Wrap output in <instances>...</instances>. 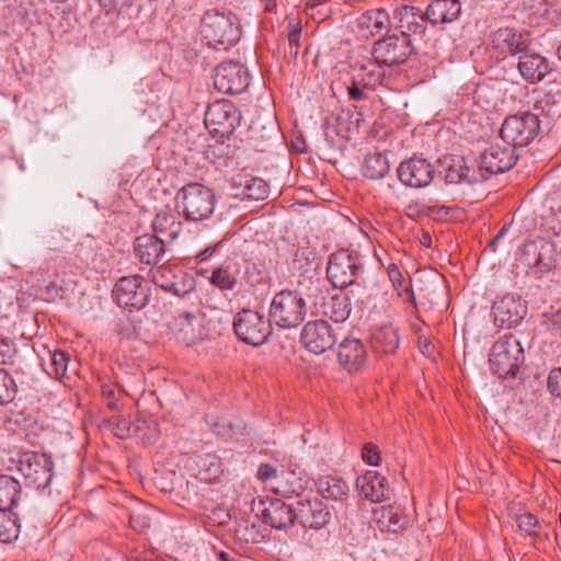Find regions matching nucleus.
I'll return each instance as SVG.
<instances>
[{"mask_svg":"<svg viewBox=\"0 0 561 561\" xmlns=\"http://www.w3.org/2000/svg\"><path fill=\"white\" fill-rule=\"evenodd\" d=\"M213 85L226 94L241 93L249 85L248 71L239 62H221L215 69Z\"/></svg>","mask_w":561,"mask_h":561,"instance_id":"12","label":"nucleus"},{"mask_svg":"<svg viewBox=\"0 0 561 561\" xmlns=\"http://www.w3.org/2000/svg\"><path fill=\"white\" fill-rule=\"evenodd\" d=\"M197 328L194 323V318L187 316L179 321V330L176 333V339L180 342L185 343L187 346L195 345L199 341L203 340L202 331L199 329V324Z\"/></svg>","mask_w":561,"mask_h":561,"instance_id":"41","label":"nucleus"},{"mask_svg":"<svg viewBox=\"0 0 561 561\" xmlns=\"http://www.w3.org/2000/svg\"><path fill=\"white\" fill-rule=\"evenodd\" d=\"M356 489L365 500L379 503L387 499L388 483L386 478L377 471L367 470L356 479Z\"/></svg>","mask_w":561,"mask_h":561,"instance_id":"21","label":"nucleus"},{"mask_svg":"<svg viewBox=\"0 0 561 561\" xmlns=\"http://www.w3.org/2000/svg\"><path fill=\"white\" fill-rule=\"evenodd\" d=\"M417 345L420 351L427 356L432 355L435 348L427 336H419Z\"/></svg>","mask_w":561,"mask_h":561,"instance_id":"58","label":"nucleus"},{"mask_svg":"<svg viewBox=\"0 0 561 561\" xmlns=\"http://www.w3.org/2000/svg\"><path fill=\"white\" fill-rule=\"evenodd\" d=\"M264 3V9L266 12L273 11L276 7V0H261Z\"/></svg>","mask_w":561,"mask_h":561,"instance_id":"63","label":"nucleus"},{"mask_svg":"<svg viewBox=\"0 0 561 561\" xmlns=\"http://www.w3.org/2000/svg\"><path fill=\"white\" fill-rule=\"evenodd\" d=\"M50 363L54 367L53 373L56 375V377L62 376L67 370L68 355L61 351H54L50 354Z\"/></svg>","mask_w":561,"mask_h":561,"instance_id":"49","label":"nucleus"},{"mask_svg":"<svg viewBox=\"0 0 561 561\" xmlns=\"http://www.w3.org/2000/svg\"><path fill=\"white\" fill-rule=\"evenodd\" d=\"M519 260L534 274H545L554 266L552 245L533 240L527 241L520 249Z\"/></svg>","mask_w":561,"mask_h":561,"instance_id":"17","label":"nucleus"},{"mask_svg":"<svg viewBox=\"0 0 561 561\" xmlns=\"http://www.w3.org/2000/svg\"><path fill=\"white\" fill-rule=\"evenodd\" d=\"M21 494L20 482L13 477L0 476V510H10Z\"/></svg>","mask_w":561,"mask_h":561,"instance_id":"37","label":"nucleus"},{"mask_svg":"<svg viewBox=\"0 0 561 561\" xmlns=\"http://www.w3.org/2000/svg\"><path fill=\"white\" fill-rule=\"evenodd\" d=\"M20 525L10 510H0V542H12L19 537Z\"/></svg>","mask_w":561,"mask_h":561,"instance_id":"39","label":"nucleus"},{"mask_svg":"<svg viewBox=\"0 0 561 561\" xmlns=\"http://www.w3.org/2000/svg\"><path fill=\"white\" fill-rule=\"evenodd\" d=\"M399 333L390 324L375 329L371 334V347L377 354H394L399 347Z\"/></svg>","mask_w":561,"mask_h":561,"instance_id":"32","label":"nucleus"},{"mask_svg":"<svg viewBox=\"0 0 561 561\" xmlns=\"http://www.w3.org/2000/svg\"><path fill=\"white\" fill-rule=\"evenodd\" d=\"M297 516L304 527L319 529L328 524L330 513L319 500L298 502Z\"/></svg>","mask_w":561,"mask_h":561,"instance_id":"26","label":"nucleus"},{"mask_svg":"<svg viewBox=\"0 0 561 561\" xmlns=\"http://www.w3.org/2000/svg\"><path fill=\"white\" fill-rule=\"evenodd\" d=\"M386 272L398 297L404 302L414 301L411 277L409 275L404 277L396 263H390L386 267Z\"/></svg>","mask_w":561,"mask_h":561,"instance_id":"34","label":"nucleus"},{"mask_svg":"<svg viewBox=\"0 0 561 561\" xmlns=\"http://www.w3.org/2000/svg\"><path fill=\"white\" fill-rule=\"evenodd\" d=\"M530 45L531 37L528 32L501 27L491 34L489 50L497 61H503L507 57L519 58L529 50Z\"/></svg>","mask_w":561,"mask_h":561,"instance_id":"7","label":"nucleus"},{"mask_svg":"<svg viewBox=\"0 0 561 561\" xmlns=\"http://www.w3.org/2000/svg\"><path fill=\"white\" fill-rule=\"evenodd\" d=\"M54 462L45 453H27L20 460V470L24 478L36 489H46L54 477Z\"/></svg>","mask_w":561,"mask_h":561,"instance_id":"10","label":"nucleus"},{"mask_svg":"<svg viewBox=\"0 0 561 561\" xmlns=\"http://www.w3.org/2000/svg\"><path fill=\"white\" fill-rule=\"evenodd\" d=\"M263 508L256 514L262 520L270 525L272 528L284 530L293 526L297 516V511H294L291 505L286 504L279 499L262 503Z\"/></svg>","mask_w":561,"mask_h":561,"instance_id":"18","label":"nucleus"},{"mask_svg":"<svg viewBox=\"0 0 561 561\" xmlns=\"http://www.w3.org/2000/svg\"><path fill=\"white\" fill-rule=\"evenodd\" d=\"M461 13L459 0H433L425 11V16L433 25L451 23Z\"/></svg>","mask_w":561,"mask_h":561,"instance_id":"27","label":"nucleus"},{"mask_svg":"<svg viewBox=\"0 0 561 561\" xmlns=\"http://www.w3.org/2000/svg\"><path fill=\"white\" fill-rule=\"evenodd\" d=\"M445 178L450 183H477L485 180L488 176L482 173L481 167L476 169L469 165L463 157L456 156L450 159Z\"/></svg>","mask_w":561,"mask_h":561,"instance_id":"29","label":"nucleus"},{"mask_svg":"<svg viewBox=\"0 0 561 561\" xmlns=\"http://www.w3.org/2000/svg\"><path fill=\"white\" fill-rule=\"evenodd\" d=\"M394 20L397 21V28L401 31L400 35L410 38L411 34L423 36L426 30V22L428 20L421 10L414 7H401L394 11Z\"/></svg>","mask_w":561,"mask_h":561,"instance_id":"23","label":"nucleus"},{"mask_svg":"<svg viewBox=\"0 0 561 561\" xmlns=\"http://www.w3.org/2000/svg\"><path fill=\"white\" fill-rule=\"evenodd\" d=\"M398 179L408 187L422 188L431 184L435 175L434 165L423 158H410L397 169Z\"/></svg>","mask_w":561,"mask_h":561,"instance_id":"16","label":"nucleus"},{"mask_svg":"<svg viewBox=\"0 0 561 561\" xmlns=\"http://www.w3.org/2000/svg\"><path fill=\"white\" fill-rule=\"evenodd\" d=\"M362 458L369 466H378L380 463L378 447L373 443L365 444L362 449Z\"/></svg>","mask_w":561,"mask_h":561,"instance_id":"52","label":"nucleus"},{"mask_svg":"<svg viewBox=\"0 0 561 561\" xmlns=\"http://www.w3.org/2000/svg\"><path fill=\"white\" fill-rule=\"evenodd\" d=\"M232 329L240 341L252 346L267 342L273 332L270 318L250 309H242L232 318Z\"/></svg>","mask_w":561,"mask_h":561,"instance_id":"4","label":"nucleus"},{"mask_svg":"<svg viewBox=\"0 0 561 561\" xmlns=\"http://www.w3.org/2000/svg\"><path fill=\"white\" fill-rule=\"evenodd\" d=\"M547 387L553 397L561 399V367H557L550 370L548 375Z\"/></svg>","mask_w":561,"mask_h":561,"instance_id":"50","label":"nucleus"},{"mask_svg":"<svg viewBox=\"0 0 561 561\" xmlns=\"http://www.w3.org/2000/svg\"><path fill=\"white\" fill-rule=\"evenodd\" d=\"M318 489L324 499L343 501L348 496V485L341 478H321L318 483Z\"/></svg>","mask_w":561,"mask_h":561,"instance_id":"36","label":"nucleus"},{"mask_svg":"<svg viewBox=\"0 0 561 561\" xmlns=\"http://www.w3.org/2000/svg\"><path fill=\"white\" fill-rule=\"evenodd\" d=\"M118 306L133 310H140L149 299L148 288L142 285L139 276H129L121 278L113 289Z\"/></svg>","mask_w":561,"mask_h":561,"instance_id":"13","label":"nucleus"},{"mask_svg":"<svg viewBox=\"0 0 561 561\" xmlns=\"http://www.w3.org/2000/svg\"><path fill=\"white\" fill-rule=\"evenodd\" d=\"M300 342L310 353L320 355L335 345L336 333L328 321L313 320L302 328Z\"/></svg>","mask_w":561,"mask_h":561,"instance_id":"9","label":"nucleus"},{"mask_svg":"<svg viewBox=\"0 0 561 561\" xmlns=\"http://www.w3.org/2000/svg\"><path fill=\"white\" fill-rule=\"evenodd\" d=\"M540 121L530 112L510 115L502 124L500 135L513 148L528 146L539 134Z\"/></svg>","mask_w":561,"mask_h":561,"instance_id":"6","label":"nucleus"},{"mask_svg":"<svg viewBox=\"0 0 561 561\" xmlns=\"http://www.w3.org/2000/svg\"><path fill=\"white\" fill-rule=\"evenodd\" d=\"M12 345L4 339H0V363H5L13 355Z\"/></svg>","mask_w":561,"mask_h":561,"instance_id":"57","label":"nucleus"},{"mask_svg":"<svg viewBox=\"0 0 561 561\" xmlns=\"http://www.w3.org/2000/svg\"><path fill=\"white\" fill-rule=\"evenodd\" d=\"M366 358V347L358 339L346 337L339 345V363L350 373L359 370L364 366Z\"/></svg>","mask_w":561,"mask_h":561,"instance_id":"22","label":"nucleus"},{"mask_svg":"<svg viewBox=\"0 0 561 561\" xmlns=\"http://www.w3.org/2000/svg\"><path fill=\"white\" fill-rule=\"evenodd\" d=\"M234 534L239 540L245 543L262 542L266 538V529L250 520L239 523L234 529Z\"/></svg>","mask_w":561,"mask_h":561,"instance_id":"40","label":"nucleus"},{"mask_svg":"<svg viewBox=\"0 0 561 561\" xmlns=\"http://www.w3.org/2000/svg\"><path fill=\"white\" fill-rule=\"evenodd\" d=\"M517 522H518L519 529L528 533L531 536L537 535L535 529L538 526L539 522L535 515H533L530 513L522 514L518 517Z\"/></svg>","mask_w":561,"mask_h":561,"instance_id":"53","label":"nucleus"},{"mask_svg":"<svg viewBox=\"0 0 561 561\" xmlns=\"http://www.w3.org/2000/svg\"><path fill=\"white\" fill-rule=\"evenodd\" d=\"M494 322L500 327L512 328L519 324L526 314V306L519 298L504 296L492 307Z\"/></svg>","mask_w":561,"mask_h":561,"instance_id":"19","label":"nucleus"},{"mask_svg":"<svg viewBox=\"0 0 561 561\" xmlns=\"http://www.w3.org/2000/svg\"><path fill=\"white\" fill-rule=\"evenodd\" d=\"M506 229L505 228H502L499 233L489 242V248L492 250V251H495L496 249V244L499 242V240L504 236Z\"/></svg>","mask_w":561,"mask_h":561,"instance_id":"62","label":"nucleus"},{"mask_svg":"<svg viewBox=\"0 0 561 561\" xmlns=\"http://www.w3.org/2000/svg\"><path fill=\"white\" fill-rule=\"evenodd\" d=\"M256 477L262 482L275 480L276 483L279 481L280 474H278L276 468L270 463H262L257 469Z\"/></svg>","mask_w":561,"mask_h":561,"instance_id":"54","label":"nucleus"},{"mask_svg":"<svg viewBox=\"0 0 561 561\" xmlns=\"http://www.w3.org/2000/svg\"><path fill=\"white\" fill-rule=\"evenodd\" d=\"M16 385L8 371L0 368V404H8L15 398Z\"/></svg>","mask_w":561,"mask_h":561,"instance_id":"45","label":"nucleus"},{"mask_svg":"<svg viewBox=\"0 0 561 561\" xmlns=\"http://www.w3.org/2000/svg\"><path fill=\"white\" fill-rule=\"evenodd\" d=\"M114 433V435L121 439L128 438L136 435L139 431V426L131 424V422L122 415H115L106 421Z\"/></svg>","mask_w":561,"mask_h":561,"instance_id":"43","label":"nucleus"},{"mask_svg":"<svg viewBox=\"0 0 561 561\" xmlns=\"http://www.w3.org/2000/svg\"><path fill=\"white\" fill-rule=\"evenodd\" d=\"M390 19L386 10L377 9L363 13L357 20L358 32L362 37H374L388 31Z\"/></svg>","mask_w":561,"mask_h":561,"instance_id":"30","label":"nucleus"},{"mask_svg":"<svg viewBox=\"0 0 561 561\" xmlns=\"http://www.w3.org/2000/svg\"><path fill=\"white\" fill-rule=\"evenodd\" d=\"M210 251V247L205 248L202 252L196 255L198 262H203L207 257V253Z\"/></svg>","mask_w":561,"mask_h":561,"instance_id":"64","label":"nucleus"},{"mask_svg":"<svg viewBox=\"0 0 561 561\" xmlns=\"http://www.w3.org/2000/svg\"><path fill=\"white\" fill-rule=\"evenodd\" d=\"M174 273H179V266L174 264H162L151 268L150 276L152 283L165 291H170L176 296L187 294V287L184 283H174Z\"/></svg>","mask_w":561,"mask_h":561,"instance_id":"31","label":"nucleus"},{"mask_svg":"<svg viewBox=\"0 0 561 561\" xmlns=\"http://www.w3.org/2000/svg\"><path fill=\"white\" fill-rule=\"evenodd\" d=\"M174 283H184L185 287H187V294L196 289L199 285V282L195 279L193 276L186 274L182 268L179 267V273H174Z\"/></svg>","mask_w":561,"mask_h":561,"instance_id":"55","label":"nucleus"},{"mask_svg":"<svg viewBox=\"0 0 561 561\" xmlns=\"http://www.w3.org/2000/svg\"><path fill=\"white\" fill-rule=\"evenodd\" d=\"M101 394L103 399L106 401V405L110 410L116 411L118 409V397L121 396V391L116 390L114 385L111 383H102L101 385Z\"/></svg>","mask_w":561,"mask_h":561,"instance_id":"48","label":"nucleus"},{"mask_svg":"<svg viewBox=\"0 0 561 561\" xmlns=\"http://www.w3.org/2000/svg\"><path fill=\"white\" fill-rule=\"evenodd\" d=\"M515 150L516 149L507 142L503 145H491L480 154V167L482 173L493 175L511 170L518 159Z\"/></svg>","mask_w":561,"mask_h":561,"instance_id":"15","label":"nucleus"},{"mask_svg":"<svg viewBox=\"0 0 561 561\" xmlns=\"http://www.w3.org/2000/svg\"><path fill=\"white\" fill-rule=\"evenodd\" d=\"M244 190L247 192V197L252 199H264L268 194V185L265 181L257 178H251L245 181Z\"/></svg>","mask_w":561,"mask_h":561,"instance_id":"46","label":"nucleus"},{"mask_svg":"<svg viewBox=\"0 0 561 561\" xmlns=\"http://www.w3.org/2000/svg\"><path fill=\"white\" fill-rule=\"evenodd\" d=\"M368 92L369 91L363 84H359L358 80L354 76L352 79V83L347 87V94L350 100L356 102L367 100Z\"/></svg>","mask_w":561,"mask_h":561,"instance_id":"51","label":"nucleus"},{"mask_svg":"<svg viewBox=\"0 0 561 561\" xmlns=\"http://www.w3.org/2000/svg\"><path fill=\"white\" fill-rule=\"evenodd\" d=\"M184 214L190 221H205L210 216V188L191 183L181 191Z\"/></svg>","mask_w":561,"mask_h":561,"instance_id":"11","label":"nucleus"},{"mask_svg":"<svg viewBox=\"0 0 561 561\" xmlns=\"http://www.w3.org/2000/svg\"><path fill=\"white\" fill-rule=\"evenodd\" d=\"M218 324L220 327L219 334L221 330H226L229 328L230 323L232 324V319L229 313L221 312V314L217 318Z\"/></svg>","mask_w":561,"mask_h":561,"instance_id":"59","label":"nucleus"},{"mask_svg":"<svg viewBox=\"0 0 561 561\" xmlns=\"http://www.w3.org/2000/svg\"><path fill=\"white\" fill-rule=\"evenodd\" d=\"M351 298L347 294H336L322 304V313L336 323L344 322L351 314Z\"/></svg>","mask_w":561,"mask_h":561,"instance_id":"33","label":"nucleus"},{"mask_svg":"<svg viewBox=\"0 0 561 561\" xmlns=\"http://www.w3.org/2000/svg\"><path fill=\"white\" fill-rule=\"evenodd\" d=\"M411 41L404 35H391L379 39L373 48V56L378 66L403 64L411 54Z\"/></svg>","mask_w":561,"mask_h":561,"instance_id":"8","label":"nucleus"},{"mask_svg":"<svg viewBox=\"0 0 561 561\" xmlns=\"http://www.w3.org/2000/svg\"><path fill=\"white\" fill-rule=\"evenodd\" d=\"M374 519L377 528L385 533L397 534L408 526V517L399 507L387 505L374 511Z\"/></svg>","mask_w":561,"mask_h":561,"instance_id":"28","label":"nucleus"},{"mask_svg":"<svg viewBox=\"0 0 561 561\" xmlns=\"http://www.w3.org/2000/svg\"><path fill=\"white\" fill-rule=\"evenodd\" d=\"M169 244L154 234H142L135 240L136 256L141 263L156 265L168 250Z\"/></svg>","mask_w":561,"mask_h":561,"instance_id":"25","label":"nucleus"},{"mask_svg":"<svg viewBox=\"0 0 561 561\" xmlns=\"http://www.w3.org/2000/svg\"><path fill=\"white\" fill-rule=\"evenodd\" d=\"M139 516H137L136 514H130V518H129V523H130V526L136 529L137 531H141L144 528H146L148 526L147 523H142L141 525H138L139 523Z\"/></svg>","mask_w":561,"mask_h":561,"instance_id":"61","label":"nucleus"},{"mask_svg":"<svg viewBox=\"0 0 561 561\" xmlns=\"http://www.w3.org/2000/svg\"><path fill=\"white\" fill-rule=\"evenodd\" d=\"M241 36L239 20L231 11L213 13V48L228 50Z\"/></svg>","mask_w":561,"mask_h":561,"instance_id":"14","label":"nucleus"},{"mask_svg":"<svg viewBox=\"0 0 561 561\" xmlns=\"http://www.w3.org/2000/svg\"><path fill=\"white\" fill-rule=\"evenodd\" d=\"M306 301L296 290H280L270 305L268 318L279 329L298 328L306 317Z\"/></svg>","mask_w":561,"mask_h":561,"instance_id":"2","label":"nucleus"},{"mask_svg":"<svg viewBox=\"0 0 561 561\" xmlns=\"http://www.w3.org/2000/svg\"><path fill=\"white\" fill-rule=\"evenodd\" d=\"M241 114L234 104L226 99L213 101V139L217 138V145L213 146V154L218 165H233L236 162V149L225 145L237 126L240 124Z\"/></svg>","mask_w":561,"mask_h":561,"instance_id":"1","label":"nucleus"},{"mask_svg":"<svg viewBox=\"0 0 561 561\" xmlns=\"http://www.w3.org/2000/svg\"><path fill=\"white\" fill-rule=\"evenodd\" d=\"M363 175L370 180H379L390 171L388 158L380 152L368 153L363 163Z\"/></svg>","mask_w":561,"mask_h":561,"instance_id":"35","label":"nucleus"},{"mask_svg":"<svg viewBox=\"0 0 561 561\" xmlns=\"http://www.w3.org/2000/svg\"><path fill=\"white\" fill-rule=\"evenodd\" d=\"M359 84H363L368 91H373L377 85L381 84L383 80V72L379 66H360L358 72L355 75Z\"/></svg>","mask_w":561,"mask_h":561,"instance_id":"42","label":"nucleus"},{"mask_svg":"<svg viewBox=\"0 0 561 561\" xmlns=\"http://www.w3.org/2000/svg\"><path fill=\"white\" fill-rule=\"evenodd\" d=\"M199 482H203L206 485L210 482V476H209L208 470L199 471V473L195 477L194 481L187 482V488H192V490L196 494H198L199 490L207 491L208 490L207 486H205L203 489L199 488V484H198Z\"/></svg>","mask_w":561,"mask_h":561,"instance_id":"56","label":"nucleus"},{"mask_svg":"<svg viewBox=\"0 0 561 561\" xmlns=\"http://www.w3.org/2000/svg\"><path fill=\"white\" fill-rule=\"evenodd\" d=\"M218 561H243L236 552L220 551L217 553Z\"/></svg>","mask_w":561,"mask_h":561,"instance_id":"60","label":"nucleus"},{"mask_svg":"<svg viewBox=\"0 0 561 561\" xmlns=\"http://www.w3.org/2000/svg\"><path fill=\"white\" fill-rule=\"evenodd\" d=\"M517 68L523 79L529 83L540 82L552 72L548 59L538 53L531 51L530 48L526 54L520 55Z\"/></svg>","mask_w":561,"mask_h":561,"instance_id":"20","label":"nucleus"},{"mask_svg":"<svg viewBox=\"0 0 561 561\" xmlns=\"http://www.w3.org/2000/svg\"><path fill=\"white\" fill-rule=\"evenodd\" d=\"M523 362L524 351L514 335L505 334L494 342L489 363L492 371L500 378L516 377Z\"/></svg>","mask_w":561,"mask_h":561,"instance_id":"3","label":"nucleus"},{"mask_svg":"<svg viewBox=\"0 0 561 561\" xmlns=\"http://www.w3.org/2000/svg\"><path fill=\"white\" fill-rule=\"evenodd\" d=\"M364 271V264L356 253L342 249L331 254L327 277L329 282L340 289L357 285L356 280Z\"/></svg>","mask_w":561,"mask_h":561,"instance_id":"5","label":"nucleus"},{"mask_svg":"<svg viewBox=\"0 0 561 561\" xmlns=\"http://www.w3.org/2000/svg\"><path fill=\"white\" fill-rule=\"evenodd\" d=\"M238 274V264L228 261L224 266L213 271V285L221 289H231L237 283Z\"/></svg>","mask_w":561,"mask_h":561,"instance_id":"38","label":"nucleus"},{"mask_svg":"<svg viewBox=\"0 0 561 561\" xmlns=\"http://www.w3.org/2000/svg\"><path fill=\"white\" fill-rule=\"evenodd\" d=\"M151 227L152 234L171 245L182 231V221L179 213L162 209L156 215Z\"/></svg>","mask_w":561,"mask_h":561,"instance_id":"24","label":"nucleus"},{"mask_svg":"<svg viewBox=\"0 0 561 561\" xmlns=\"http://www.w3.org/2000/svg\"><path fill=\"white\" fill-rule=\"evenodd\" d=\"M276 489L284 494H299L304 490V483L294 472H282Z\"/></svg>","mask_w":561,"mask_h":561,"instance_id":"44","label":"nucleus"},{"mask_svg":"<svg viewBox=\"0 0 561 561\" xmlns=\"http://www.w3.org/2000/svg\"><path fill=\"white\" fill-rule=\"evenodd\" d=\"M301 24L299 21H289L287 26V38L289 45V55L293 58H296L299 48H300V35H301Z\"/></svg>","mask_w":561,"mask_h":561,"instance_id":"47","label":"nucleus"}]
</instances>
